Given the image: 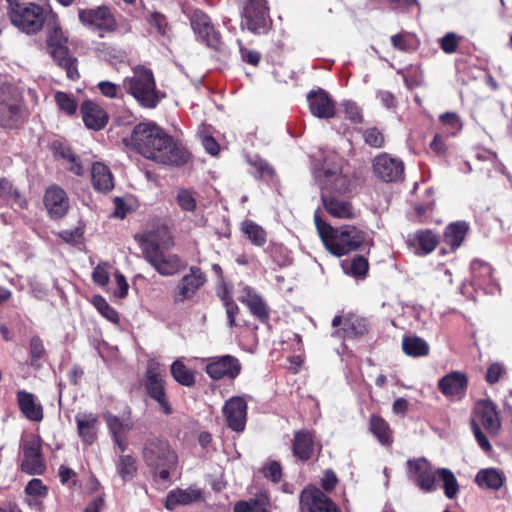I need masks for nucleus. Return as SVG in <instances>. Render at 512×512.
I'll return each instance as SVG.
<instances>
[{
	"instance_id": "6",
	"label": "nucleus",
	"mask_w": 512,
	"mask_h": 512,
	"mask_svg": "<svg viewBox=\"0 0 512 512\" xmlns=\"http://www.w3.org/2000/svg\"><path fill=\"white\" fill-rule=\"evenodd\" d=\"M9 4L8 15L11 23L26 34H36L46 20V10L35 3H20L17 0H7Z\"/></svg>"
},
{
	"instance_id": "16",
	"label": "nucleus",
	"mask_w": 512,
	"mask_h": 512,
	"mask_svg": "<svg viewBox=\"0 0 512 512\" xmlns=\"http://www.w3.org/2000/svg\"><path fill=\"white\" fill-rule=\"evenodd\" d=\"M409 477L424 492L435 490L436 472L432 470L430 463L424 459L409 460L407 462Z\"/></svg>"
},
{
	"instance_id": "52",
	"label": "nucleus",
	"mask_w": 512,
	"mask_h": 512,
	"mask_svg": "<svg viewBox=\"0 0 512 512\" xmlns=\"http://www.w3.org/2000/svg\"><path fill=\"white\" fill-rule=\"evenodd\" d=\"M462 40V37L454 32L446 33L442 38L439 39V45L442 51L446 54L455 53Z\"/></svg>"
},
{
	"instance_id": "38",
	"label": "nucleus",
	"mask_w": 512,
	"mask_h": 512,
	"mask_svg": "<svg viewBox=\"0 0 512 512\" xmlns=\"http://www.w3.org/2000/svg\"><path fill=\"white\" fill-rule=\"evenodd\" d=\"M173 379L182 386L191 387L195 384V373L181 360H175L170 369Z\"/></svg>"
},
{
	"instance_id": "35",
	"label": "nucleus",
	"mask_w": 512,
	"mask_h": 512,
	"mask_svg": "<svg viewBox=\"0 0 512 512\" xmlns=\"http://www.w3.org/2000/svg\"><path fill=\"white\" fill-rule=\"evenodd\" d=\"M369 429L382 445L390 446L393 443L392 430L382 417L372 415Z\"/></svg>"
},
{
	"instance_id": "26",
	"label": "nucleus",
	"mask_w": 512,
	"mask_h": 512,
	"mask_svg": "<svg viewBox=\"0 0 512 512\" xmlns=\"http://www.w3.org/2000/svg\"><path fill=\"white\" fill-rule=\"evenodd\" d=\"M468 377L461 371H453L438 381V389L446 397L462 399L467 391Z\"/></svg>"
},
{
	"instance_id": "45",
	"label": "nucleus",
	"mask_w": 512,
	"mask_h": 512,
	"mask_svg": "<svg viewBox=\"0 0 512 512\" xmlns=\"http://www.w3.org/2000/svg\"><path fill=\"white\" fill-rule=\"evenodd\" d=\"M415 241L418 243L423 254L431 253L438 244L436 235L430 230H421L415 234Z\"/></svg>"
},
{
	"instance_id": "36",
	"label": "nucleus",
	"mask_w": 512,
	"mask_h": 512,
	"mask_svg": "<svg viewBox=\"0 0 512 512\" xmlns=\"http://www.w3.org/2000/svg\"><path fill=\"white\" fill-rule=\"evenodd\" d=\"M402 348L406 355L411 357H424L429 354L430 347L428 343L415 335L404 336L402 340Z\"/></svg>"
},
{
	"instance_id": "33",
	"label": "nucleus",
	"mask_w": 512,
	"mask_h": 512,
	"mask_svg": "<svg viewBox=\"0 0 512 512\" xmlns=\"http://www.w3.org/2000/svg\"><path fill=\"white\" fill-rule=\"evenodd\" d=\"M505 476L495 468H486L478 471L475 482L480 488L498 490L502 487Z\"/></svg>"
},
{
	"instance_id": "5",
	"label": "nucleus",
	"mask_w": 512,
	"mask_h": 512,
	"mask_svg": "<svg viewBox=\"0 0 512 512\" xmlns=\"http://www.w3.org/2000/svg\"><path fill=\"white\" fill-rule=\"evenodd\" d=\"M322 192L345 193L350 191L353 177L345 162L338 154L329 153L323 162L322 173L319 174Z\"/></svg>"
},
{
	"instance_id": "19",
	"label": "nucleus",
	"mask_w": 512,
	"mask_h": 512,
	"mask_svg": "<svg viewBox=\"0 0 512 512\" xmlns=\"http://www.w3.org/2000/svg\"><path fill=\"white\" fill-rule=\"evenodd\" d=\"M300 507L302 512H338L336 505L317 488L302 491Z\"/></svg>"
},
{
	"instance_id": "17",
	"label": "nucleus",
	"mask_w": 512,
	"mask_h": 512,
	"mask_svg": "<svg viewBox=\"0 0 512 512\" xmlns=\"http://www.w3.org/2000/svg\"><path fill=\"white\" fill-rule=\"evenodd\" d=\"M191 27L198 38L207 46L217 49L221 43V35L216 31L207 14L195 10L191 16Z\"/></svg>"
},
{
	"instance_id": "13",
	"label": "nucleus",
	"mask_w": 512,
	"mask_h": 512,
	"mask_svg": "<svg viewBox=\"0 0 512 512\" xmlns=\"http://www.w3.org/2000/svg\"><path fill=\"white\" fill-rule=\"evenodd\" d=\"M270 20L269 7L265 0H248L242 10L241 27L253 33L265 31Z\"/></svg>"
},
{
	"instance_id": "10",
	"label": "nucleus",
	"mask_w": 512,
	"mask_h": 512,
	"mask_svg": "<svg viewBox=\"0 0 512 512\" xmlns=\"http://www.w3.org/2000/svg\"><path fill=\"white\" fill-rule=\"evenodd\" d=\"M26 116L22 95L16 89L0 94V126L5 129L18 127Z\"/></svg>"
},
{
	"instance_id": "3",
	"label": "nucleus",
	"mask_w": 512,
	"mask_h": 512,
	"mask_svg": "<svg viewBox=\"0 0 512 512\" xmlns=\"http://www.w3.org/2000/svg\"><path fill=\"white\" fill-rule=\"evenodd\" d=\"M314 222L326 249L337 257L360 250L367 244L368 234L354 225L333 227L322 220L317 212Z\"/></svg>"
},
{
	"instance_id": "64",
	"label": "nucleus",
	"mask_w": 512,
	"mask_h": 512,
	"mask_svg": "<svg viewBox=\"0 0 512 512\" xmlns=\"http://www.w3.org/2000/svg\"><path fill=\"white\" fill-rule=\"evenodd\" d=\"M234 512H266V510L258 505L256 502L249 503L245 501H240L236 503L234 507Z\"/></svg>"
},
{
	"instance_id": "1",
	"label": "nucleus",
	"mask_w": 512,
	"mask_h": 512,
	"mask_svg": "<svg viewBox=\"0 0 512 512\" xmlns=\"http://www.w3.org/2000/svg\"><path fill=\"white\" fill-rule=\"evenodd\" d=\"M123 142L127 148L159 164L182 166L190 159L188 150L152 121L138 123Z\"/></svg>"
},
{
	"instance_id": "49",
	"label": "nucleus",
	"mask_w": 512,
	"mask_h": 512,
	"mask_svg": "<svg viewBox=\"0 0 512 512\" xmlns=\"http://www.w3.org/2000/svg\"><path fill=\"white\" fill-rule=\"evenodd\" d=\"M146 20L150 27L153 28L156 33L162 36L168 35L170 27L168 25L166 17L163 14L158 12H150Z\"/></svg>"
},
{
	"instance_id": "29",
	"label": "nucleus",
	"mask_w": 512,
	"mask_h": 512,
	"mask_svg": "<svg viewBox=\"0 0 512 512\" xmlns=\"http://www.w3.org/2000/svg\"><path fill=\"white\" fill-rule=\"evenodd\" d=\"M17 403L20 411L30 421L41 422L44 417L43 407L32 393L20 390L17 392Z\"/></svg>"
},
{
	"instance_id": "62",
	"label": "nucleus",
	"mask_w": 512,
	"mask_h": 512,
	"mask_svg": "<svg viewBox=\"0 0 512 512\" xmlns=\"http://www.w3.org/2000/svg\"><path fill=\"white\" fill-rule=\"evenodd\" d=\"M263 474L267 479L279 482L282 477L281 465L276 461H272L263 468Z\"/></svg>"
},
{
	"instance_id": "59",
	"label": "nucleus",
	"mask_w": 512,
	"mask_h": 512,
	"mask_svg": "<svg viewBox=\"0 0 512 512\" xmlns=\"http://www.w3.org/2000/svg\"><path fill=\"white\" fill-rule=\"evenodd\" d=\"M92 278L93 281L100 286L108 284L110 279L109 265L107 263L98 264L93 270Z\"/></svg>"
},
{
	"instance_id": "47",
	"label": "nucleus",
	"mask_w": 512,
	"mask_h": 512,
	"mask_svg": "<svg viewBox=\"0 0 512 512\" xmlns=\"http://www.w3.org/2000/svg\"><path fill=\"white\" fill-rule=\"evenodd\" d=\"M93 304L99 313L112 323L119 322V315L116 310L111 307L108 302L102 296H95L93 298Z\"/></svg>"
},
{
	"instance_id": "31",
	"label": "nucleus",
	"mask_w": 512,
	"mask_h": 512,
	"mask_svg": "<svg viewBox=\"0 0 512 512\" xmlns=\"http://www.w3.org/2000/svg\"><path fill=\"white\" fill-rule=\"evenodd\" d=\"M368 332V322L365 318L349 314L344 317V327L335 332L336 335L353 338Z\"/></svg>"
},
{
	"instance_id": "15",
	"label": "nucleus",
	"mask_w": 512,
	"mask_h": 512,
	"mask_svg": "<svg viewBox=\"0 0 512 512\" xmlns=\"http://www.w3.org/2000/svg\"><path fill=\"white\" fill-rule=\"evenodd\" d=\"M372 167L375 176L384 182H396L401 180L404 174L403 162L387 153L376 156Z\"/></svg>"
},
{
	"instance_id": "4",
	"label": "nucleus",
	"mask_w": 512,
	"mask_h": 512,
	"mask_svg": "<svg viewBox=\"0 0 512 512\" xmlns=\"http://www.w3.org/2000/svg\"><path fill=\"white\" fill-rule=\"evenodd\" d=\"M142 454L145 463L154 469L160 479L166 481L175 472L178 456L167 441L159 438L148 439Z\"/></svg>"
},
{
	"instance_id": "40",
	"label": "nucleus",
	"mask_w": 512,
	"mask_h": 512,
	"mask_svg": "<svg viewBox=\"0 0 512 512\" xmlns=\"http://www.w3.org/2000/svg\"><path fill=\"white\" fill-rule=\"evenodd\" d=\"M436 473L443 483L445 496L454 499L459 492V485L452 471L447 468H440Z\"/></svg>"
},
{
	"instance_id": "7",
	"label": "nucleus",
	"mask_w": 512,
	"mask_h": 512,
	"mask_svg": "<svg viewBox=\"0 0 512 512\" xmlns=\"http://www.w3.org/2000/svg\"><path fill=\"white\" fill-rule=\"evenodd\" d=\"M123 85L143 107L155 108L160 101L153 73L147 68H135L133 76L125 78Z\"/></svg>"
},
{
	"instance_id": "50",
	"label": "nucleus",
	"mask_w": 512,
	"mask_h": 512,
	"mask_svg": "<svg viewBox=\"0 0 512 512\" xmlns=\"http://www.w3.org/2000/svg\"><path fill=\"white\" fill-rule=\"evenodd\" d=\"M55 101L58 108L65 114H75L77 110V103L71 95L58 91L55 93Z\"/></svg>"
},
{
	"instance_id": "24",
	"label": "nucleus",
	"mask_w": 512,
	"mask_h": 512,
	"mask_svg": "<svg viewBox=\"0 0 512 512\" xmlns=\"http://www.w3.org/2000/svg\"><path fill=\"white\" fill-rule=\"evenodd\" d=\"M307 101L309 104V110L314 117L330 119L335 116V102L326 91L319 89L317 91L309 92L307 95Z\"/></svg>"
},
{
	"instance_id": "63",
	"label": "nucleus",
	"mask_w": 512,
	"mask_h": 512,
	"mask_svg": "<svg viewBox=\"0 0 512 512\" xmlns=\"http://www.w3.org/2000/svg\"><path fill=\"white\" fill-rule=\"evenodd\" d=\"M430 149L438 157H445L447 155L448 147L443 136L436 134L430 143Z\"/></svg>"
},
{
	"instance_id": "12",
	"label": "nucleus",
	"mask_w": 512,
	"mask_h": 512,
	"mask_svg": "<svg viewBox=\"0 0 512 512\" xmlns=\"http://www.w3.org/2000/svg\"><path fill=\"white\" fill-rule=\"evenodd\" d=\"M78 17L79 21L84 26L98 31L100 37H104L105 33H111L117 30L115 16L107 6L79 9Z\"/></svg>"
},
{
	"instance_id": "25",
	"label": "nucleus",
	"mask_w": 512,
	"mask_h": 512,
	"mask_svg": "<svg viewBox=\"0 0 512 512\" xmlns=\"http://www.w3.org/2000/svg\"><path fill=\"white\" fill-rule=\"evenodd\" d=\"M205 276L197 267H191L190 273L185 275L178 283L173 297L175 302H183L192 298L197 290L204 285Z\"/></svg>"
},
{
	"instance_id": "30",
	"label": "nucleus",
	"mask_w": 512,
	"mask_h": 512,
	"mask_svg": "<svg viewBox=\"0 0 512 512\" xmlns=\"http://www.w3.org/2000/svg\"><path fill=\"white\" fill-rule=\"evenodd\" d=\"M91 179L93 187L99 192L106 193L114 187L111 171L103 163L96 162L93 164Z\"/></svg>"
},
{
	"instance_id": "41",
	"label": "nucleus",
	"mask_w": 512,
	"mask_h": 512,
	"mask_svg": "<svg viewBox=\"0 0 512 512\" xmlns=\"http://www.w3.org/2000/svg\"><path fill=\"white\" fill-rule=\"evenodd\" d=\"M392 45L395 49L410 52L418 48V38L411 33L401 32L391 37Z\"/></svg>"
},
{
	"instance_id": "42",
	"label": "nucleus",
	"mask_w": 512,
	"mask_h": 512,
	"mask_svg": "<svg viewBox=\"0 0 512 512\" xmlns=\"http://www.w3.org/2000/svg\"><path fill=\"white\" fill-rule=\"evenodd\" d=\"M104 419L113 438L126 436L127 432L131 429V424L128 420H122L111 413H105Z\"/></svg>"
},
{
	"instance_id": "56",
	"label": "nucleus",
	"mask_w": 512,
	"mask_h": 512,
	"mask_svg": "<svg viewBox=\"0 0 512 512\" xmlns=\"http://www.w3.org/2000/svg\"><path fill=\"white\" fill-rule=\"evenodd\" d=\"M29 347L32 365H36V363L44 358L46 354L43 342L38 336H34L30 340Z\"/></svg>"
},
{
	"instance_id": "18",
	"label": "nucleus",
	"mask_w": 512,
	"mask_h": 512,
	"mask_svg": "<svg viewBox=\"0 0 512 512\" xmlns=\"http://www.w3.org/2000/svg\"><path fill=\"white\" fill-rule=\"evenodd\" d=\"M474 418L478 424L490 434H496L500 427L501 421L497 411V406L489 399L479 400L475 403L473 409Z\"/></svg>"
},
{
	"instance_id": "43",
	"label": "nucleus",
	"mask_w": 512,
	"mask_h": 512,
	"mask_svg": "<svg viewBox=\"0 0 512 512\" xmlns=\"http://www.w3.org/2000/svg\"><path fill=\"white\" fill-rule=\"evenodd\" d=\"M116 469L123 481L131 480L136 472V460L131 455H121L116 463Z\"/></svg>"
},
{
	"instance_id": "9",
	"label": "nucleus",
	"mask_w": 512,
	"mask_h": 512,
	"mask_svg": "<svg viewBox=\"0 0 512 512\" xmlns=\"http://www.w3.org/2000/svg\"><path fill=\"white\" fill-rule=\"evenodd\" d=\"M47 52L62 67L71 80L79 78L77 59L71 56L67 47V38L59 26H53L47 35Z\"/></svg>"
},
{
	"instance_id": "28",
	"label": "nucleus",
	"mask_w": 512,
	"mask_h": 512,
	"mask_svg": "<svg viewBox=\"0 0 512 512\" xmlns=\"http://www.w3.org/2000/svg\"><path fill=\"white\" fill-rule=\"evenodd\" d=\"M80 110L83 122L87 128L98 131L106 126L108 115L98 104L86 100L82 103Z\"/></svg>"
},
{
	"instance_id": "34",
	"label": "nucleus",
	"mask_w": 512,
	"mask_h": 512,
	"mask_svg": "<svg viewBox=\"0 0 512 512\" xmlns=\"http://www.w3.org/2000/svg\"><path fill=\"white\" fill-rule=\"evenodd\" d=\"M200 497V492L196 489H177L170 491L166 497L165 507L168 510L175 509L178 505H187L195 502Z\"/></svg>"
},
{
	"instance_id": "2",
	"label": "nucleus",
	"mask_w": 512,
	"mask_h": 512,
	"mask_svg": "<svg viewBox=\"0 0 512 512\" xmlns=\"http://www.w3.org/2000/svg\"><path fill=\"white\" fill-rule=\"evenodd\" d=\"M135 240L139 243L146 261L159 274L171 276L181 269L182 262L180 258L175 254L165 252L173 245L167 229L158 228L154 231L136 234Z\"/></svg>"
},
{
	"instance_id": "32",
	"label": "nucleus",
	"mask_w": 512,
	"mask_h": 512,
	"mask_svg": "<svg viewBox=\"0 0 512 512\" xmlns=\"http://www.w3.org/2000/svg\"><path fill=\"white\" fill-rule=\"evenodd\" d=\"M314 452L313 436L308 431H298L294 436L293 454L301 461L309 460Z\"/></svg>"
},
{
	"instance_id": "55",
	"label": "nucleus",
	"mask_w": 512,
	"mask_h": 512,
	"mask_svg": "<svg viewBox=\"0 0 512 512\" xmlns=\"http://www.w3.org/2000/svg\"><path fill=\"white\" fill-rule=\"evenodd\" d=\"M61 156L66 159L70 166L68 169L77 176L84 174V167L82 166L78 156H76L70 149L65 148L61 151Z\"/></svg>"
},
{
	"instance_id": "54",
	"label": "nucleus",
	"mask_w": 512,
	"mask_h": 512,
	"mask_svg": "<svg viewBox=\"0 0 512 512\" xmlns=\"http://www.w3.org/2000/svg\"><path fill=\"white\" fill-rule=\"evenodd\" d=\"M25 493L32 498H44L48 494V488L41 479L34 478L28 482Z\"/></svg>"
},
{
	"instance_id": "48",
	"label": "nucleus",
	"mask_w": 512,
	"mask_h": 512,
	"mask_svg": "<svg viewBox=\"0 0 512 512\" xmlns=\"http://www.w3.org/2000/svg\"><path fill=\"white\" fill-rule=\"evenodd\" d=\"M364 142L372 148H382L385 144V137L377 127H369L363 130Z\"/></svg>"
},
{
	"instance_id": "58",
	"label": "nucleus",
	"mask_w": 512,
	"mask_h": 512,
	"mask_svg": "<svg viewBox=\"0 0 512 512\" xmlns=\"http://www.w3.org/2000/svg\"><path fill=\"white\" fill-rule=\"evenodd\" d=\"M506 374V369L504 367L503 364L499 363V362H496V363H493L491 364L488 369H487V373H486V376H485V380L493 385L495 383H497L502 376H504Z\"/></svg>"
},
{
	"instance_id": "60",
	"label": "nucleus",
	"mask_w": 512,
	"mask_h": 512,
	"mask_svg": "<svg viewBox=\"0 0 512 512\" xmlns=\"http://www.w3.org/2000/svg\"><path fill=\"white\" fill-rule=\"evenodd\" d=\"M471 428H472V431L474 433V436H475L479 446L485 452H489L492 447H491V444H490L488 438L482 432L480 425L475 420H471Z\"/></svg>"
},
{
	"instance_id": "37",
	"label": "nucleus",
	"mask_w": 512,
	"mask_h": 512,
	"mask_svg": "<svg viewBox=\"0 0 512 512\" xmlns=\"http://www.w3.org/2000/svg\"><path fill=\"white\" fill-rule=\"evenodd\" d=\"M468 231V225L465 222H456L450 224L444 233V241L446 244L451 246V248H458Z\"/></svg>"
},
{
	"instance_id": "51",
	"label": "nucleus",
	"mask_w": 512,
	"mask_h": 512,
	"mask_svg": "<svg viewBox=\"0 0 512 512\" xmlns=\"http://www.w3.org/2000/svg\"><path fill=\"white\" fill-rule=\"evenodd\" d=\"M439 121L444 127H446L447 131L451 135H456L463 127L460 117L454 112L441 114L439 116Z\"/></svg>"
},
{
	"instance_id": "22",
	"label": "nucleus",
	"mask_w": 512,
	"mask_h": 512,
	"mask_svg": "<svg viewBox=\"0 0 512 512\" xmlns=\"http://www.w3.org/2000/svg\"><path fill=\"white\" fill-rule=\"evenodd\" d=\"M321 199L326 212L334 218L354 220L360 215V211L351 202L335 195L322 192Z\"/></svg>"
},
{
	"instance_id": "57",
	"label": "nucleus",
	"mask_w": 512,
	"mask_h": 512,
	"mask_svg": "<svg viewBox=\"0 0 512 512\" xmlns=\"http://www.w3.org/2000/svg\"><path fill=\"white\" fill-rule=\"evenodd\" d=\"M345 117L353 123H361L363 120L362 112L359 106L351 101H345L343 104Z\"/></svg>"
},
{
	"instance_id": "61",
	"label": "nucleus",
	"mask_w": 512,
	"mask_h": 512,
	"mask_svg": "<svg viewBox=\"0 0 512 512\" xmlns=\"http://www.w3.org/2000/svg\"><path fill=\"white\" fill-rule=\"evenodd\" d=\"M368 271V261L363 256L355 257L350 263V273L354 276H363Z\"/></svg>"
},
{
	"instance_id": "44",
	"label": "nucleus",
	"mask_w": 512,
	"mask_h": 512,
	"mask_svg": "<svg viewBox=\"0 0 512 512\" xmlns=\"http://www.w3.org/2000/svg\"><path fill=\"white\" fill-rule=\"evenodd\" d=\"M0 197L14 200L20 208L27 206V201L13 188L12 183L5 178H0Z\"/></svg>"
},
{
	"instance_id": "39",
	"label": "nucleus",
	"mask_w": 512,
	"mask_h": 512,
	"mask_svg": "<svg viewBox=\"0 0 512 512\" xmlns=\"http://www.w3.org/2000/svg\"><path fill=\"white\" fill-rule=\"evenodd\" d=\"M241 231L255 246H263L267 241V233L264 228L252 220L243 221L241 224Z\"/></svg>"
},
{
	"instance_id": "8",
	"label": "nucleus",
	"mask_w": 512,
	"mask_h": 512,
	"mask_svg": "<svg viewBox=\"0 0 512 512\" xmlns=\"http://www.w3.org/2000/svg\"><path fill=\"white\" fill-rule=\"evenodd\" d=\"M164 377L165 370L163 366L155 358H150L147 362L145 372V390L148 396L158 404L159 409L165 415H170L173 413V408L166 393V381Z\"/></svg>"
},
{
	"instance_id": "20",
	"label": "nucleus",
	"mask_w": 512,
	"mask_h": 512,
	"mask_svg": "<svg viewBox=\"0 0 512 512\" xmlns=\"http://www.w3.org/2000/svg\"><path fill=\"white\" fill-rule=\"evenodd\" d=\"M238 300L244 304L249 312L261 323L270 319V307L265 299L252 287L244 286Z\"/></svg>"
},
{
	"instance_id": "53",
	"label": "nucleus",
	"mask_w": 512,
	"mask_h": 512,
	"mask_svg": "<svg viewBox=\"0 0 512 512\" xmlns=\"http://www.w3.org/2000/svg\"><path fill=\"white\" fill-rule=\"evenodd\" d=\"M177 203L184 211L192 212L197 207L193 193L188 189H180L176 197Z\"/></svg>"
},
{
	"instance_id": "21",
	"label": "nucleus",
	"mask_w": 512,
	"mask_h": 512,
	"mask_svg": "<svg viewBox=\"0 0 512 512\" xmlns=\"http://www.w3.org/2000/svg\"><path fill=\"white\" fill-rule=\"evenodd\" d=\"M223 414L228 427L236 432L244 430L246 425L247 404L242 397H232L225 402Z\"/></svg>"
},
{
	"instance_id": "23",
	"label": "nucleus",
	"mask_w": 512,
	"mask_h": 512,
	"mask_svg": "<svg viewBox=\"0 0 512 512\" xmlns=\"http://www.w3.org/2000/svg\"><path fill=\"white\" fill-rule=\"evenodd\" d=\"M44 206L51 218H62L69 209V199L66 192L58 185L49 186L44 194Z\"/></svg>"
},
{
	"instance_id": "14",
	"label": "nucleus",
	"mask_w": 512,
	"mask_h": 512,
	"mask_svg": "<svg viewBox=\"0 0 512 512\" xmlns=\"http://www.w3.org/2000/svg\"><path fill=\"white\" fill-rule=\"evenodd\" d=\"M206 361L205 371L214 380L235 379L241 372L240 361L232 355L210 357Z\"/></svg>"
},
{
	"instance_id": "46",
	"label": "nucleus",
	"mask_w": 512,
	"mask_h": 512,
	"mask_svg": "<svg viewBox=\"0 0 512 512\" xmlns=\"http://www.w3.org/2000/svg\"><path fill=\"white\" fill-rule=\"evenodd\" d=\"M471 273L475 281L481 284L489 281L492 275V268L488 263L475 259L471 263Z\"/></svg>"
},
{
	"instance_id": "11",
	"label": "nucleus",
	"mask_w": 512,
	"mask_h": 512,
	"mask_svg": "<svg viewBox=\"0 0 512 512\" xmlns=\"http://www.w3.org/2000/svg\"><path fill=\"white\" fill-rule=\"evenodd\" d=\"M21 449L23 460L21 469L29 475H41L46 470L42 454V440L35 434H29L22 438Z\"/></svg>"
},
{
	"instance_id": "27",
	"label": "nucleus",
	"mask_w": 512,
	"mask_h": 512,
	"mask_svg": "<svg viewBox=\"0 0 512 512\" xmlns=\"http://www.w3.org/2000/svg\"><path fill=\"white\" fill-rule=\"evenodd\" d=\"M77 432L82 442L91 445L97 439L99 420L94 413L79 412L75 415Z\"/></svg>"
}]
</instances>
